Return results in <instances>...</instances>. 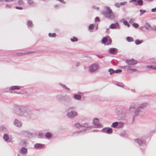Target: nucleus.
<instances>
[{"label":"nucleus","instance_id":"obj_1","mask_svg":"<svg viewBox=\"0 0 156 156\" xmlns=\"http://www.w3.org/2000/svg\"><path fill=\"white\" fill-rule=\"evenodd\" d=\"M13 112L17 116L27 119L31 118L33 116L32 111L27 106L16 105L13 107Z\"/></svg>","mask_w":156,"mask_h":156},{"label":"nucleus","instance_id":"obj_2","mask_svg":"<svg viewBox=\"0 0 156 156\" xmlns=\"http://www.w3.org/2000/svg\"><path fill=\"white\" fill-rule=\"evenodd\" d=\"M147 105L146 102H144L142 103L138 104L137 103H133L131 104L129 108V112H133V122L134 121L135 117L140 116L142 112L144 110V107Z\"/></svg>","mask_w":156,"mask_h":156},{"label":"nucleus","instance_id":"obj_3","mask_svg":"<svg viewBox=\"0 0 156 156\" xmlns=\"http://www.w3.org/2000/svg\"><path fill=\"white\" fill-rule=\"evenodd\" d=\"M105 8V10L102 12L104 16L109 20H112L114 19L115 16L112 9L108 6H106Z\"/></svg>","mask_w":156,"mask_h":156},{"label":"nucleus","instance_id":"obj_4","mask_svg":"<svg viewBox=\"0 0 156 156\" xmlns=\"http://www.w3.org/2000/svg\"><path fill=\"white\" fill-rule=\"evenodd\" d=\"M99 67L100 66L98 63L92 64L89 67V71L92 73L96 72L99 69Z\"/></svg>","mask_w":156,"mask_h":156},{"label":"nucleus","instance_id":"obj_5","mask_svg":"<svg viewBox=\"0 0 156 156\" xmlns=\"http://www.w3.org/2000/svg\"><path fill=\"white\" fill-rule=\"evenodd\" d=\"M136 143L138 144L139 145L143 146H145L146 145V139L142 138L141 139H137L135 140Z\"/></svg>","mask_w":156,"mask_h":156},{"label":"nucleus","instance_id":"obj_6","mask_svg":"<svg viewBox=\"0 0 156 156\" xmlns=\"http://www.w3.org/2000/svg\"><path fill=\"white\" fill-rule=\"evenodd\" d=\"M56 99L59 101H62L63 100H65L66 99L69 100L71 98L68 96L63 95L62 94H60L57 95L56 97Z\"/></svg>","mask_w":156,"mask_h":156},{"label":"nucleus","instance_id":"obj_7","mask_svg":"<svg viewBox=\"0 0 156 156\" xmlns=\"http://www.w3.org/2000/svg\"><path fill=\"white\" fill-rule=\"evenodd\" d=\"M77 115V113L75 111L72 110L67 113L66 115L69 118L72 119Z\"/></svg>","mask_w":156,"mask_h":156},{"label":"nucleus","instance_id":"obj_8","mask_svg":"<svg viewBox=\"0 0 156 156\" xmlns=\"http://www.w3.org/2000/svg\"><path fill=\"white\" fill-rule=\"evenodd\" d=\"M18 152L20 154H22L23 156H25L26 155L27 153V149L24 147H22L21 148Z\"/></svg>","mask_w":156,"mask_h":156},{"label":"nucleus","instance_id":"obj_9","mask_svg":"<svg viewBox=\"0 0 156 156\" xmlns=\"http://www.w3.org/2000/svg\"><path fill=\"white\" fill-rule=\"evenodd\" d=\"M103 133H106L108 134H111L113 132V129L112 128L109 127H105L103 128L101 130Z\"/></svg>","mask_w":156,"mask_h":156},{"label":"nucleus","instance_id":"obj_10","mask_svg":"<svg viewBox=\"0 0 156 156\" xmlns=\"http://www.w3.org/2000/svg\"><path fill=\"white\" fill-rule=\"evenodd\" d=\"M109 28L111 29H119L120 28V27L118 22L115 23H112L109 26Z\"/></svg>","mask_w":156,"mask_h":156},{"label":"nucleus","instance_id":"obj_11","mask_svg":"<svg viewBox=\"0 0 156 156\" xmlns=\"http://www.w3.org/2000/svg\"><path fill=\"white\" fill-rule=\"evenodd\" d=\"M129 2L130 3L136 2L134 4L135 5L142 6L143 5V1L142 0H130Z\"/></svg>","mask_w":156,"mask_h":156},{"label":"nucleus","instance_id":"obj_12","mask_svg":"<svg viewBox=\"0 0 156 156\" xmlns=\"http://www.w3.org/2000/svg\"><path fill=\"white\" fill-rule=\"evenodd\" d=\"M126 63L129 65H134L136 64L137 62L134 60L133 59H131L130 60H126Z\"/></svg>","mask_w":156,"mask_h":156},{"label":"nucleus","instance_id":"obj_13","mask_svg":"<svg viewBox=\"0 0 156 156\" xmlns=\"http://www.w3.org/2000/svg\"><path fill=\"white\" fill-rule=\"evenodd\" d=\"M13 124L16 126L18 127H21L22 125V122L17 119H15L13 122Z\"/></svg>","mask_w":156,"mask_h":156},{"label":"nucleus","instance_id":"obj_14","mask_svg":"<svg viewBox=\"0 0 156 156\" xmlns=\"http://www.w3.org/2000/svg\"><path fill=\"white\" fill-rule=\"evenodd\" d=\"M93 123L97 127H100L101 126V124L99 123V119L98 118H95L94 119Z\"/></svg>","mask_w":156,"mask_h":156},{"label":"nucleus","instance_id":"obj_15","mask_svg":"<svg viewBox=\"0 0 156 156\" xmlns=\"http://www.w3.org/2000/svg\"><path fill=\"white\" fill-rule=\"evenodd\" d=\"M81 129L83 128H84V129H82L81 130H79V131H76L75 132V133H80L82 131H84L87 130V128L89 127L88 124L86 123H84L83 124L81 125Z\"/></svg>","mask_w":156,"mask_h":156},{"label":"nucleus","instance_id":"obj_16","mask_svg":"<svg viewBox=\"0 0 156 156\" xmlns=\"http://www.w3.org/2000/svg\"><path fill=\"white\" fill-rule=\"evenodd\" d=\"M118 52V49L115 48H110L109 50L108 53L112 55H116Z\"/></svg>","mask_w":156,"mask_h":156},{"label":"nucleus","instance_id":"obj_17","mask_svg":"<svg viewBox=\"0 0 156 156\" xmlns=\"http://www.w3.org/2000/svg\"><path fill=\"white\" fill-rule=\"evenodd\" d=\"M44 146V144L40 143H36L34 145V148L37 149H41Z\"/></svg>","mask_w":156,"mask_h":156},{"label":"nucleus","instance_id":"obj_18","mask_svg":"<svg viewBox=\"0 0 156 156\" xmlns=\"http://www.w3.org/2000/svg\"><path fill=\"white\" fill-rule=\"evenodd\" d=\"M23 134L24 136L29 138L31 136L32 134L29 131H25L23 132Z\"/></svg>","mask_w":156,"mask_h":156},{"label":"nucleus","instance_id":"obj_19","mask_svg":"<svg viewBox=\"0 0 156 156\" xmlns=\"http://www.w3.org/2000/svg\"><path fill=\"white\" fill-rule=\"evenodd\" d=\"M21 87H22L18 86H13L9 87V90H19L20 89Z\"/></svg>","mask_w":156,"mask_h":156},{"label":"nucleus","instance_id":"obj_20","mask_svg":"<svg viewBox=\"0 0 156 156\" xmlns=\"http://www.w3.org/2000/svg\"><path fill=\"white\" fill-rule=\"evenodd\" d=\"M34 51H30L25 53H18L16 54V55L17 56H20L27 54H30L34 53Z\"/></svg>","mask_w":156,"mask_h":156},{"label":"nucleus","instance_id":"obj_21","mask_svg":"<svg viewBox=\"0 0 156 156\" xmlns=\"http://www.w3.org/2000/svg\"><path fill=\"white\" fill-rule=\"evenodd\" d=\"M144 27L146 29L150 31L152 30L153 29L152 27L148 23H145Z\"/></svg>","mask_w":156,"mask_h":156},{"label":"nucleus","instance_id":"obj_22","mask_svg":"<svg viewBox=\"0 0 156 156\" xmlns=\"http://www.w3.org/2000/svg\"><path fill=\"white\" fill-rule=\"evenodd\" d=\"M7 132V129L5 126H0V132L5 133H6Z\"/></svg>","mask_w":156,"mask_h":156},{"label":"nucleus","instance_id":"obj_23","mask_svg":"<svg viewBox=\"0 0 156 156\" xmlns=\"http://www.w3.org/2000/svg\"><path fill=\"white\" fill-rule=\"evenodd\" d=\"M58 85L61 87L63 89L68 91H69L70 90V89L67 87L65 84H64L61 83H58Z\"/></svg>","mask_w":156,"mask_h":156},{"label":"nucleus","instance_id":"obj_24","mask_svg":"<svg viewBox=\"0 0 156 156\" xmlns=\"http://www.w3.org/2000/svg\"><path fill=\"white\" fill-rule=\"evenodd\" d=\"M3 138L5 141L7 142H10V141H9V136L8 134H4L3 136Z\"/></svg>","mask_w":156,"mask_h":156},{"label":"nucleus","instance_id":"obj_25","mask_svg":"<svg viewBox=\"0 0 156 156\" xmlns=\"http://www.w3.org/2000/svg\"><path fill=\"white\" fill-rule=\"evenodd\" d=\"M73 98L76 100H80L81 98V96L80 95L75 94L73 95Z\"/></svg>","mask_w":156,"mask_h":156},{"label":"nucleus","instance_id":"obj_26","mask_svg":"<svg viewBox=\"0 0 156 156\" xmlns=\"http://www.w3.org/2000/svg\"><path fill=\"white\" fill-rule=\"evenodd\" d=\"M27 25L28 27L32 28L34 27V25L32 22L30 20H28L27 22Z\"/></svg>","mask_w":156,"mask_h":156},{"label":"nucleus","instance_id":"obj_27","mask_svg":"<svg viewBox=\"0 0 156 156\" xmlns=\"http://www.w3.org/2000/svg\"><path fill=\"white\" fill-rule=\"evenodd\" d=\"M20 144L22 146H26L27 144V141L25 139L22 140L20 141Z\"/></svg>","mask_w":156,"mask_h":156},{"label":"nucleus","instance_id":"obj_28","mask_svg":"<svg viewBox=\"0 0 156 156\" xmlns=\"http://www.w3.org/2000/svg\"><path fill=\"white\" fill-rule=\"evenodd\" d=\"M27 3L29 5L31 6H34L35 5V3L32 0H27Z\"/></svg>","mask_w":156,"mask_h":156},{"label":"nucleus","instance_id":"obj_29","mask_svg":"<svg viewBox=\"0 0 156 156\" xmlns=\"http://www.w3.org/2000/svg\"><path fill=\"white\" fill-rule=\"evenodd\" d=\"M108 36L103 37L102 38L101 40V42L102 43L106 44V43L108 41Z\"/></svg>","mask_w":156,"mask_h":156},{"label":"nucleus","instance_id":"obj_30","mask_svg":"<svg viewBox=\"0 0 156 156\" xmlns=\"http://www.w3.org/2000/svg\"><path fill=\"white\" fill-rule=\"evenodd\" d=\"M63 7V5L60 4H56L54 5V8L55 9H59L60 8Z\"/></svg>","mask_w":156,"mask_h":156},{"label":"nucleus","instance_id":"obj_31","mask_svg":"<svg viewBox=\"0 0 156 156\" xmlns=\"http://www.w3.org/2000/svg\"><path fill=\"white\" fill-rule=\"evenodd\" d=\"M124 123L122 122H118L117 128H121L124 126Z\"/></svg>","mask_w":156,"mask_h":156},{"label":"nucleus","instance_id":"obj_32","mask_svg":"<svg viewBox=\"0 0 156 156\" xmlns=\"http://www.w3.org/2000/svg\"><path fill=\"white\" fill-rule=\"evenodd\" d=\"M112 42V40L111 38L109 37V36H108V41L106 42V45H109L111 44Z\"/></svg>","mask_w":156,"mask_h":156},{"label":"nucleus","instance_id":"obj_33","mask_svg":"<svg viewBox=\"0 0 156 156\" xmlns=\"http://www.w3.org/2000/svg\"><path fill=\"white\" fill-rule=\"evenodd\" d=\"M120 136L122 137H127V135L126 134L125 131H123L121 132L120 133Z\"/></svg>","mask_w":156,"mask_h":156},{"label":"nucleus","instance_id":"obj_34","mask_svg":"<svg viewBox=\"0 0 156 156\" xmlns=\"http://www.w3.org/2000/svg\"><path fill=\"white\" fill-rule=\"evenodd\" d=\"M45 136L47 138H50L52 136V134L50 132H48L46 133Z\"/></svg>","mask_w":156,"mask_h":156},{"label":"nucleus","instance_id":"obj_35","mask_svg":"<svg viewBox=\"0 0 156 156\" xmlns=\"http://www.w3.org/2000/svg\"><path fill=\"white\" fill-rule=\"evenodd\" d=\"M135 43L136 45H139L143 42V40L137 39L135 41Z\"/></svg>","mask_w":156,"mask_h":156},{"label":"nucleus","instance_id":"obj_36","mask_svg":"<svg viewBox=\"0 0 156 156\" xmlns=\"http://www.w3.org/2000/svg\"><path fill=\"white\" fill-rule=\"evenodd\" d=\"M146 68L147 69H151L154 70H156V66H147Z\"/></svg>","mask_w":156,"mask_h":156},{"label":"nucleus","instance_id":"obj_37","mask_svg":"<svg viewBox=\"0 0 156 156\" xmlns=\"http://www.w3.org/2000/svg\"><path fill=\"white\" fill-rule=\"evenodd\" d=\"M118 122H116L112 123L111 126L113 128H117Z\"/></svg>","mask_w":156,"mask_h":156},{"label":"nucleus","instance_id":"obj_38","mask_svg":"<svg viewBox=\"0 0 156 156\" xmlns=\"http://www.w3.org/2000/svg\"><path fill=\"white\" fill-rule=\"evenodd\" d=\"M126 40L128 42H131L134 41L133 38L131 37H126Z\"/></svg>","mask_w":156,"mask_h":156},{"label":"nucleus","instance_id":"obj_39","mask_svg":"<svg viewBox=\"0 0 156 156\" xmlns=\"http://www.w3.org/2000/svg\"><path fill=\"white\" fill-rule=\"evenodd\" d=\"M74 126L75 127L79 129H81V125L79 123H75Z\"/></svg>","mask_w":156,"mask_h":156},{"label":"nucleus","instance_id":"obj_40","mask_svg":"<svg viewBox=\"0 0 156 156\" xmlns=\"http://www.w3.org/2000/svg\"><path fill=\"white\" fill-rule=\"evenodd\" d=\"M94 25L93 24H90L88 27L89 30L91 31L92 32V31H91V30H92L94 28Z\"/></svg>","mask_w":156,"mask_h":156},{"label":"nucleus","instance_id":"obj_41","mask_svg":"<svg viewBox=\"0 0 156 156\" xmlns=\"http://www.w3.org/2000/svg\"><path fill=\"white\" fill-rule=\"evenodd\" d=\"M137 71L136 69H131L130 68L127 70V72L128 73H133Z\"/></svg>","mask_w":156,"mask_h":156},{"label":"nucleus","instance_id":"obj_42","mask_svg":"<svg viewBox=\"0 0 156 156\" xmlns=\"http://www.w3.org/2000/svg\"><path fill=\"white\" fill-rule=\"evenodd\" d=\"M108 71L109 72L110 74V75H112L114 73L115 70L112 69L110 68L108 69Z\"/></svg>","mask_w":156,"mask_h":156},{"label":"nucleus","instance_id":"obj_43","mask_svg":"<svg viewBox=\"0 0 156 156\" xmlns=\"http://www.w3.org/2000/svg\"><path fill=\"white\" fill-rule=\"evenodd\" d=\"M48 36L50 37H56V35L55 33H49L48 34Z\"/></svg>","mask_w":156,"mask_h":156},{"label":"nucleus","instance_id":"obj_44","mask_svg":"<svg viewBox=\"0 0 156 156\" xmlns=\"http://www.w3.org/2000/svg\"><path fill=\"white\" fill-rule=\"evenodd\" d=\"M94 55L98 56L100 58L105 57V55H103L94 54Z\"/></svg>","mask_w":156,"mask_h":156},{"label":"nucleus","instance_id":"obj_45","mask_svg":"<svg viewBox=\"0 0 156 156\" xmlns=\"http://www.w3.org/2000/svg\"><path fill=\"white\" fill-rule=\"evenodd\" d=\"M71 41L73 42H76L78 41V38L75 37H73L71 39Z\"/></svg>","mask_w":156,"mask_h":156},{"label":"nucleus","instance_id":"obj_46","mask_svg":"<svg viewBox=\"0 0 156 156\" xmlns=\"http://www.w3.org/2000/svg\"><path fill=\"white\" fill-rule=\"evenodd\" d=\"M44 136V133H39L38 134V137L39 138H43Z\"/></svg>","mask_w":156,"mask_h":156},{"label":"nucleus","instance_id":"obj_47","mask_svg":"<svg viewBox=\"0 0 156 156\" xmlns=\"http://www.w3.org/2000/svg\"><path fill=\"white\" fill-rule=\"evenodd\" d=\"M75 108L76 107L74 106H71L68 108L67 111H70V110H73L75 109Z\"/></svg>","mask_w":156,"mask_h":156},{"label":"nucleus","instance_id":"obj_48","mask_svg":"<svg viewBox=\"0 0 156 156\" xmlns=\"http://www.w3.org/2000/svg\"><path fill=\"white\" fill-rule=\"evenodd\" d=\"M140 12V16H141L143 15V14L146 12V10H143V9H140L139 10Z\"/></svg>","mask_w":156,"mask_h":156},{"label":"nucleus","instance_id":"obj_49","mask_svg":"<svg viewBox=\"0 0 156 156\" xmlns=\"http://www.w3.org/2000/svg\"><path fill=\"white\" fill-rule=\"evenodd\" d=\"M116 85L120 87H123L125 86V85H124L123 84L120 83H116Z\"/></svg>","mask_w":156,"mask_h":156},{"label":"nucleus","instance_id":"obj_50","mask_svg":"<svg viewBox=\"0 0 156 156\" xmlns=\"http://www.w3.org/2000/svg\"><path fill=\"white\" fill-rule=\"evenodd\" d=\"M133 27L135 28H137L139 27V25L137 23H133L132 24Z\"/></svg>","mask_w":156,"mask_h":156},{"label":"nucleus","instance_id":"obj_51","mask_svg":"<svg viewBox=\"0 0 156 156\" xmlns=\"http://www.w3.org/2000/svg\"><path fill=\"white\" fill-rule=\"evenodd\" d=\"M123 23L125 25L127 26L128 27H130V25L127 21H124L123 22Z\"/></svg>","mask_w":156,"mask_h":156},{"label":"nucleus","instance_id":"obj_52","mask_svg":"<svg viewBox=\"0 0 156 156\" xmlns=\"http://www.w3.org/2000/svg\"><path fill=\"white\" fill-rule=\"evenodd\" d=\"M122 72V70L120 69H118L115 70L114 73H120Z\"/></svg>","mask_w":156,"mask_h":156},{"label":"nucleus","instance_id":"obj_53","mask_svg":"<svg viewBox=\"0 0 156 156\" xmlns=\"http://www.w3.org/2000/svg\"><path fill=\"white\" fill-rule=\"evenodd\" d=\"M92 8L93 9H95L97 10H98L99 9V7H96L94 5H93L92 6Z\"/></svg>","mask_w":156,"mask_h":156},{"label":"nucleus","instance_id":"obj_54","mask_svg":"<svg viewBox=\"0 0 156 156\" xmlns=\"http://www.w3.org/2000/svg\"><path fill=\"white\" fill-rule=\"evenodd\" d=\"M135 20L133 18L131 19L129 21V22L130 23H133L134 22Z\"/></svg>","mask_w":156,"mask_h":156},{"label":"nucleus","instance_id":"obj_55","mask_svg":"<svg viewBox=\"0 0 156 156\" xmlns=\"http://www.w3.org/2000/svg\"><path fill=\"white\" fill-rule=\"evenodd\" d=\"M18 4L20 5H24V3L23 2L22 0H20L18 2Z\"/></svg>","mask_w":156,"mask_h":156},{"label":"nucleus","instance_id":"obj_56","mask_svg":"<svg viewBox=\"0 0 156 156\" xmlns=\"http://www.w3.org/2000/svg\"><path fill=\"white\" fill-rule=\"evenodd\" d=\"M115 6L118 8H119L120 7V3H116L115 4Z\"/></svg>","mask_w":156,"mask_h":156},{"label":"nucleus","instance_id":"obj_57","mask_svg":"<svg viewBox=\"0 0 156 156\" xmlns=\"http://www.w3.org/2000/svg\"><path fill=\"white\" fill-rule=\"evenodd\" d=\"M131 67V66H124L123 67V68H124L125 69H129V68H130Z\"/></svg>","mask_w":156,"mask_h":156},{"label":"nucleus","instance_id":"obj_58","mask_svg":"<svg viewBox=\"0 0 156 156\" xmlns=\"http://www.w3.org/2000/svg\"><path fill=\"white\" fill-rule=\"evenodd\" d=\"M127 3V2L126 1H125L124 2H122L120 3V5H124L126 4Z\"/></svg>","mask_w":156,"mask_h":156},{"label":"nucleus","instance_id":"obj_59","mask_svg":"<svg viewBox=\"0 0 156 156\" xmlns=\"http://www.w3.org/2000/svg\"><path fill=\"white\" fill-rule=\"evenodd\" d=\"M100 21V19L99 17H96L95 18V22H99Z\"/></svg>","mask_w":156,"mask_h":156},{"label":"nucleus","instance_id":"obj_60","mask_svg":"<svg viewBox=\"0 0 156 156\" xmlns=\"http://www.w3.org/2000/svg\"><path fill=\"white\" fill-rule=\"evenodd\" d=\"M15 8L17 9H18L20 10H22L23 9V8L21 7H19V6H16L15 7Z\"/></svg>","mask_w":156,"mask_h":156},{"label":"nucleus","instance_id":"obj_61","mask_svg":"<svg viewBox=\"0 0 156 156\" xmlns=\"http://www.w3.org/2000/svg\"><path fill=\"white\" fill-rule=\"evenodd\" d=\"M9 60V58H4L2 60V61L5 62H8Z\"/></svg>","mask_w":156,"mask_h":156},{"label":"nucleus","instance_id":"obj_62","mask_svg":"<svg viewBox=\"0 0 156 156\" xmlns=\"http://www.w3.org/2000/svg\"><path fill=\"white\" fill-rule=\"evenodd\" d=\"M151 11L153 12H156V8L152 9H151Z\"/></svg>","mask_w":156,"mask_h":156},{"label":"nucleus","instance_id":"obj_63","mask_svg":"<svg viewBox=\"0 0 156 156\" xmlns=\"http://www.w3.org/2000/svg\"><path fill=\"white\" fill-rule=\"evenodd\" d=\"M94 27L95 28V30H97L98 28V24H97L95 27L94 26Z\"/></svg>","mask_w":156,"mask_h":156},{"label":"nucleus","instance_id":"obj_64","mask_svg":"<svg viewBox=\"0 0 156 156\" xmlns=\"http://www.w3.org/2000/svg\"><path fill=\"white\" fill-rule=\"evenodd\" d=\"M5 7L6 8H10L11 6L9 5L6 4V5Z\"/></svg>","mask_w":156,"mask_h":156}]
</instances>
